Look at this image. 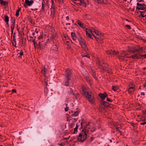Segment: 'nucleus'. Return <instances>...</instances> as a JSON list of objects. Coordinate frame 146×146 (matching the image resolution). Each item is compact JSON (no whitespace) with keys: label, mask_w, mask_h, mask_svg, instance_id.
Segmentation results:
<instances>
[{"label":"nucleus","mask_w":146,"mask_h":146,"mask_svg":"<svg viewBox=\"0 0 146 146\" xmlns=\"http://www.w3.org/2000/svg\"><path fill=\"white\" fill-rule=\"evenodd\" d=\"M92 124L91 123L90 125H87L80 134L78 137V140L80 142H84L87 138V134L92 133V132L94 130V128L92 126Z\"/></svg>","instance_id":"nucleus-1"},{"label":"nucleus","mask_w":146,"mask_h":146,"mask_svg":"<svg viewBox=\"0 0 146 146\" xmlns=\"http://www.w3.org/2000/svg\"><path fill=\"white\" fill-rule=\"evenodd\" d=\"M86 35L90 38H92V35L94 36L97 40H102L104 38L102 34L94 28L91 29H86Z\"/></svg>","instance_id":"nucleus-2"},{"label":"nucleus","mask_w":146,"mask_h":146,"mask_svg":"<svg viewBox=\"0 0 146 146\" xmlns=\"http://www.w3.org/2000/svg\"><path fill=\"white\" fill-rule=\"evenodd\" d=\"M82 95L87 98L88 101L92 103L94 101V98L92 96L91 92L87 87H83L82 88Z\"/></svg>","instance_id":"nucleus-3"},{"label":"nucleus","mask_w":146,"mask_h":146,"mask_svg":"<svg viewBox=\"0 0 146 146\" xmlns=\"http://www.w3.org/2000/svg\"><path fill=\"white\" fill-rule=\"evenodd\" d=\"M97 64L99 66L100 69L102 70H105L106 69L108 65L105 64L103 62L98 60H97Z\"/></svg>","instance_id":"nucleus-4"},{"label":"nucleus","mask_w":146,"mask_h":146,"mask_svg":"<svg viewBox=\"0 0 146 146\" xmlns=\"http://www.w3.org/2000/svg\"><path fill=\"white\" fill-rule=\"evenodd\" d=\"M79 41L80 44L82 48L85 51L88 50V49L84 40L81 37H80L79 38Z\"/></svg>","instance_id":"nucleus-5"},{"label":"nucleus","mask_w":146,"mask_h":146,"mask_svg":"<svg viewBox=\"0 0 146 146\" xmlns=\"http://www.w3.org/2000/svg\"><path fill=\"white\" fill-rule=\"evenodd\" d=\"M66 80L67 81H66L65 85L66 86H68L69 85V83L70 82V81L69 78L70 76L71 72L70 70L69 69L66 70Z\"/></svg>","instance_id":"nucleus-6"},{"label":"nucleus","mask_w":146,"mask_h":146,"mask_svg":"<svg viewBox=\"0 0 146 146\" xmlns=\"http://www.w3.org/2000/svg\"><path fill=\"white\" fill-rule=\"evenodd\" d=\"M101 104L99 108V110L100 111H103L105 107L107 106L108 103L102 100L101 102Z\"/></svg>","instance_id":"nucleus-7"},{"label":"nucleus","mask_w":146,"mask_h":146,"mask_svg":"<svg viewBox=\"0 0 146 146\" xmlns=\"http://www.w3.org/2000/svg\"><path fill=\"white\" fill-rule=\"evenodd\" d=\"M121 56L119 57V58L121 60H124L125 58H127V56L128 55L126 52L124 50L122 51L121 53Z\"/></svg>","instance_id":"nucleus-8"},{"label":"nucleus","mask_w":146,"mask_h":146,"mask_svg":"<svg viewBox=\"0 0 146 146\" xmlns=\"http://www.w3.org/2000/svg\"><path fill=\"white\" fill-rule=\"evenodd\" d=\"M67 121L69 122V124L70 125L71 127H72V125L73 124L74 122H76V120L75 119H73L72 118L69 116H67Z\"/></svg>","instance_id":"nucleus-9"},{"label":"nucleus","mask_w":146,"mask_h":146,"mask_svg":"<svg viewBox=\"0 0 146 146\" xmlns=\"http://www.w3.org/2000/svg\"><path fill=\"white\" fill-rule=\"evenodd\" d=\"M132 49L133 52H134L137 51H142L143 50V48H140V47L138 45L133 47Z\"/></svg>","instance_id":"nucleus-10"},{"label":"nucleus","mask_w":146,"mask_h":146,"mask_svg":"<svg viewBox=\"0 0 146 146\" xmlns=\"http://www.w3.org/2000/svg\"><path fill=\"white\" fill-rule=\"evenodd\" d=\"M48 68V66L47 65H44L42 68V72L45 76L47 73Z\"/></svg>","instance_id":"nucleus-11"},{"label":"nucleus","mask_w":146,"mask_h":146,"mask_svg":"<svg viewBox=\"0 0 146 146\" xmlns=\"http://www.w3.org/2000/svg\"><path fill=\"white\" fill-rule=\"evenodd\" d=\"M117 52L115 50H107L106 51V53L110 55H116L117 53Z\"/></svg>","instance_id":"nucleus-12"},{"label":"nucleus","mask_w":146,"mask_h":146,"mask_svg":"<svg viewBox=\"0 0 146 146\" xmlns=\"http://www.w3.org/2000/svg\"><path fill=\"white\" fill-rule=\"evenodd\" d=\"M58 50V47L56 44L53 45L50 51L52 52H56Z\"/></svg>","instance_id":"nucleus-13"},{"label":"nucleus","mask_w":146,"mask_h":146,"mask_svg":"<svg viewBox=\"0 0 146 146\" xmlns=\"http://www.w3.org/2000/svg\"><path fill=\"white\" fill-rule=\"evenodd\" d=\"M52 5L51 8V15H53L54 14V11L55 8V5L53 0H51Z\"/></svg>","instance_id":"nucleus-14"},{"label":"nucleus","mask_w":146,"mask_h":146,"mask_svg":"<svg viewBox=\"0 0 146 146\" xmlns=\"http://www.w3.org/2000/svg\"><path fill=\"white\" fill-rule=\"evenodd\" d=\"M134 85H131V84L129 85V88L128 90L130 94H132L134 91L135 88Z\"/></svg>","instance_id":"nucleus-15"},{"label":"nucleus","mask_w":146,"mask_h":146,"mask_svg":"<svg viewBox=\"0 0 146 146\" xmlns=\"http://www.w3.org/2000/svg\"><path fill=\"white\" fill-rule=\"evenodd\" d=\"M80 3L81 5L83 6L86 7V5L88 4V0H79Z\"/></svg>","instance_id":"nucleus-16"},{"label":"nucleus","mask_w":146,"mask_h":146,"mask_svg":"<svg viewBox=\"0 0 146 146\" xmlns=\"http://www.w3.org/2000/svg\"><path fill=\"white\" fill-rule=\"evenodd\" d=\"M34 1L33 0H25V3L28 6H30L32 5L34 3Z\"/></svg>","instance_id":"nucleus-17"},{"label":"nucleus","mask_w":146,"mask_h":146,"mask_svg":"<svg viewBox=\"0 0 146 146\" xmlns=\"http://www.w3.org/2000/svg\"><path fill=\"white\" fill-rule=\"evenodd\" d=\"M137 8L139 10H143L144 9V6H145L144 4H141L137 3Z\"/></svg>","instance_id":"nucleus-18"},{"label":"nucleus","mask_w":146,"mask_h":146,"mask_svg":"<svg viewBox=\"0 0 146 146\" xmlns=\"http://www.w3.org/2000/svg\"><path fill=\"white\" fill-rule=\"evenodd\" d=\"M38 39L40 41H39V45L40 46H41L40 43L41 42H43L44 40V39L43 38V36L42 35H40V36H39L38 37Z\"/></svg>","instance_id":"nucleus-19"},{"label":"nucleus","mask_w":146,"mask_h":146,"mask_svg":"<svg viewBox=\"0 0 146 146\" xmlns=\"http://www.w3.org/2000/svg\"><path fill=\"white\" fill-rule=\"evenodd\" d=\"M99 95L102 100L105 99L106 98L107 96V95L106 92L104 93V94H99Z\"/></svg>","instance_id":"nucleus-20"},{"label":"nucleus","mask_w":146,"mask_h":146,"mask_svg":"<svg viewBox=\"0 0 146 146\" xmlns=\"http://www.w3.org/2000/svg\"><path fill=\"white\" fill-rule=\"evenodd\" d=\"M96 3L99 4L105 3H106V0H93Z\"/></svg>","instance_id":"nucleus-21"},{"label":"nucleus","mask_w":146,"mask_h":146,"mask_svg":"<svg viewBox=\"0 0 146 146\" xmlns=\"http://www.w3.org/2000/svg\"><path fill=\"white\" fill-rule=\"evenodd\" d=\"M57 38L56 35V34H54L50 36V39L53 42L54 41V40H56Z\"/></svg>","instance_id":"nucleus-22"},{"label":"nucleus","mask_w":146,"mask_h":146,"mask_svg":"<svg viewBox=\"0 0 146 146\" xmlns=\"http://www.w3.org/2000/svg\"><path fill=\"white\" fill-rule=\"evenodd\" d=\"M77 23L78 25H79L82 28H84L85 27V25H84L82 22L79 20L77 21Z\"/></svg>","instance_id":"nucleus-23"},{"label":"nucleus","mask_w":146,"mask_h":146,"mask_svg":"<svg viewBox=\"0 0 146 146\" xmlns=\"http://www.w3.org/2000/svg\"><path fill=\"white\" fill-rule=\"evenodd\" d=\"M46 5L45 4L44 2L42 1V10L43 11H45V7H46Z\"/></svg>","instance_id":"nucleus-24"},{"label":"nucleus","mask_w":146,"mask_h":146,"mask_svg":"<svg viewBox=\"0 0 146 146\" xmlns=\"http://www.w3.org/2000/svg\"><path fill=\"white\" fill-rule=\"evenodd\" d=\"M131 57L133 58H140L139 55H138L137 54H135L130 57V58Z\"/></svg>","instance_id":"nucleus-25"},{"label":"nucleus","mask_w":146,"mask_h":146,"mask_svg":"<svg viewBox=\"0 0 146 146\" xmlns=\"http://www.w3.org/2000/svg\"><path fill=\"white\" fill-rule=\"evenodd\" d=\"M141 16L143 17H145L146 19V11L140 12Z\"/></svg>","instance_id":"nucleus-26"},{"label":"nucleus","mask_w":146,"mask_h":146,"mask_svg":"<svg viewBox=\"0 0 146 146\" xmlns=\"http://www.w3.org/2000/svg\"><path fill=\"white\" fill-rule=\"evenodd\" d=\"M71 36L72 38V39L74 41H76V38L75 36V33H71Z\"/></svg>","instance_id":"nucleus-27"},{"label":"nucleus","mask_w":146,"mask_h":146,"mask_svg":"<svg viewBox=\"0 0 146 146\" xmlns=\"http://www.w3.org/2000/svg\"><path fill=\"white\" fill-rule=\"evenodd\" d=\"M119 89V87L118 86H112V89L115 92L116 91Z\"/></svg>","instance_id":"nucleus-28"},{"label":"nucleus","mask_w":146,"mask_h":146,"mask_svg":"<svg viewBox=\"0 0 146 146\" xmlns=\"http://www.w3.org/2000/svg\"><path fill=\"white\" fill-rule=\"evenodd\" d=\"M0 4L4 6H5L7 5V3L3 0H0Z\"/></svg>","instance_id":"nucleus-29"},{"label":"nucleus","mask_w":146,"mask_h":146,"mask_svg":"<svg viewBox=\"0 0 146 146\" xmlns=\"http://www.w3.org/2000/svg\"><path fill=\"white\" fill-rule=\"evenodd\" d=\"M4 21L7 24L8 23L9 21V18L7 16H5V18H4Z\"/></svg>","instance_id":"nucleus-30"},{"label":"nucleus","mask_w":146,"mask_h":146,"mask_svg":"<svg viewBox=\"0 0 146 146\" xmlns=\"http://www.w3.org/2000/svg\"><path fill=\"white\" fill-rule=\"evenodd\" d=\"M18 54H19L20 55L18 57L21 58V56L23 55V52L22 51H20L19 53H18Z\"/></svg>","instance_id":"nucleus-31"},{"label":"nucleus","mask_w":146,"mask_h":146,"mask_svg":"<svg viewBox=\"0 0 146 146\" xmlns=\"http://www.w3.org/2000/svg\"><path fill=\"white\" fill-rule=\"evenodd\" d=\"M79 113V111L78 110H76L75 111L73 114V115L75 116H77Z\"/></svg>","instance_id":"nucleus-32"},{"label":"nucleus","mask_w":146,"mask_h":146,"mask_svg":"<svg viewBox=\"0 0 146 146\" xmlns=\"http://www.w3.org/2000/svg\"><path fill=\"white\" fill-rule=\"evenodd\" d=\"M140 58H146V54H144L143 55H139Z\"/></svg>","instance_id":"nucleus-33"},{"label":"nucleus","mask_w":146,"mask_h":146,"mask_svg":"<svg viewBox=\"0 0 146 146\" xmlns=\"http://www.w3.org/2000/svg\"><path fill=\"white\" fill-rule=\"evenodd\" d=\"M77 129H78V127H77V126H76V127L74 129V132H73L74 133H75L76 132H77Z\"/></svg>","instance_id":"nucleus-34"},{"label":"nucleus","mask_w":146,"mask_h":146,"mask_svg":"<svg viewBox=\"0 0 146 146\" xmlns=\"http://www.w3.org/2000/svg\"><path fill=\"white\" fill-rule=\"evenodd\" d=\"M133 49L132 47H130L128 49V51L129 52H133Z\"/></svg>","instance_id":"nucleus-35"},{"label":"nucleus","mask_w":146,"mask_h":146,"mask_svg":"<svg viewBox=\"0 0 146 146\" xmlns=\"http://www.w3.org/2000/svg\"><path fill=\"white\" fill-rule=\"evenodd\" d=\"M20 11L19 9H18L16 11L15 15L16 16H18L19 14V11Z\"/></svg>","instance_id":"nucleus-36"},{"label":"nucleus","mask_w":146,"mask_h":146,"mask_svg":"<svg viewBox=\"0 0 146 146\" xmlns=\"http://www.w3.org/2000/svg\"><path fill=\"white\" fill-rule=\"evenodd\" d=\"M140 48H143V50L142 51H139L140 52H145V51H146V48H144V47H140Z\"/></svg>","instance_id":"nucleus-37"},{"label":"nucleus","mask_w":146,"mask_h":146,"mask_svg":"<svg viewBox=\"0 0 146 146\" xmlns=\"http://www.w3.org/2000/svg\"><path fill=\"white\" fill-rule=\"evenodd\" d=\"M15 22L14 21H13V22H12V23L11 24V26L12 27H15Z\"/></svg>","instance_id":"nucleus-38"},{"label":"nucleus","mask_w":146,"mask_h":146,"mask_svg":"<svg viewBox=\"0 0 146 146\" xmlns=\"http://www.w3.org/2000/svg\"><path fill=\"white\" fill-rule=\"evenodd\" d=\"M13 45L14 46H15L16 45V42L15 40H13L12 42Z\"/></svg>","instance_id":"nucleus-39"},{"label":"nucleus","mask_w":146,"mask_h":146,"mask_svg":"<svg viewBox=\"0 0 146 146\" xmlns=\"http://www.w3.org/2000/svg\"><path fill=\"white\" fill-rule=\"evenodd\" d=\"M82 57L86 56L88 58H89L90 57V56H88L87 54H86V55H85L82 54Z\"/></svg>","instance_id":"nucleus-40"},{"label":"nucleus","mask_w":146,"mask_h":146,"mask_svg":"<svg viewBox=\"0 0 146 146\" xmlns=\"http://www.w3.org/2000/svg\"><path fill=\"white\" fill-rule=\"evenodd\" d=\"M126 27H127L129 29H130L131 28L130 26V25H126Z\"/></svg>","instance_id":"nucleus-41"},{"label":"nucleus","mask_w":146,"mask_h":146,"mask_svg":"<svg viewBox=\"0 0 146 146\" xmlns=\"http://www.w3.org/2000/svg\"><path fill=\"white\" fill-rule=\"evenodd\" d=\"M14 27H12V26H11V29L12 30V33L13 32V29H14Z\"/></svg>","instance_id":"nucleus-42"},{"label":"nucleus","mask_w":146,"mask_h":146,"mask_svg":"<svg viewBox=\"0 0 146 146\" xmlns=\"http://www.w3.org/2000/svg\"><path fill=\"white\" fill-rule=\"evenodd\" d=\"M107 100L109 102H111V100L109 98H107Z\"/></svg>","instance_id":"nucleus-43"},{"label":"nucleus","mask_w":146,"mask_h":146,"mask_svg":"<svg viewBox=\"0 0 146 146\" xmlns=\"http://www.w3.org/2000/svg\"><path fill=\"white\" fill-rule=\"evenodd\" d=\"M68 109H69L67 107H66V108H65V111H68Z\"/></svg>","instance_id":"nucleus-44"},{"label":"nucleus","mask_w":146,"mask_h":146,"mask_svg":"<svg viewBox=\"0 0 146 146\" xmlns=\"http://www.w3.org/2000/svg\"><path fill=\"white\" fill-rule=\"evenodd\" d=\"M70 41V40L68 39H67L66 40V42L68 43Z\"/></svg>","instance_id":"nucleus-45"},{"label":"nucleus","mask_w":146,"mask_h":146,"mask_svg":"<svg viewBox=\"0 0 146 146\" xmlns=\"http://www.w3.org/2000/svg\"><path fill=\"white\" fill-rule=\"evenodd\" d=\"M64 38H65V39L66 40L68 39V38L67 36H64Z\"/></svg>","instance_id":"nucleus-46"},{"label":"nucleus","mask_w":146,"mask_h":146,"mask_svg":"<svg viewBox=\"0 0 146 146\" xmlns=\"http://www.w3.org/2000/svg\"><path fill=\"white\" fill-rule=\"evenodd\" d=\"M146 123V122H143V123H141V125H143L145 124Z\"/></svg>","instance_id":"nucleus-47"},{"label":"nucleus","mask_w":146,"mask_h":146,"mask_svg":"<svg viewBox=\"0 0 146 146\" xmlns=\"http://www.w3.org/2000/svg\"><path fill=\"white\" fill-rule=\"evenodd\" d=\"M12 91L14 93L16 92V90L15 89H13L12 90Z\"/></svg>","instance_id":"nucleus-48"},{"label":"nucleus","mask_w":146,"mask_h":146,"mask_svg":"<svg viewBox=\"0 0 146 146\" xmlns=\"http://www.w3.org/2000/svg\"><path fill=\"white\" fill-rule=\"evenodd\" d=\"M59 145L60 146H64L65 145L64 144H59Z\"/></svg>","instance_id":"nucleus-49"},{"label":"nucleus","mask_w":146,"mask_h":146,"mask_svg":"<svg viewBox=\"0 0 146 146\" xmlns=\"http://www.w3.org/2000/svg\"><path fill=\"white\" fill-rule=\"evenodd\" d=\"M35 32L36 33H37L38 32V30H37L36 29Z\"/></svg>","instance_id":"nucleus-50"},{"label":"nucleus","mask_w":146,"mask_h":146,"mask_svg":"<svg viewBox=\"0 0 146 146\" xmlns=\"http://www.w3.org/2000/svg\"><path fill=\"white\" fill-rule=\"evenodd\" d=\"M66 19L67 20H68L69 19V17L68 16H67L66 17Z\"/></svg>","instance_id":"nucleus-51"},{"label":"nucleus","mask_w":146,"mask_h":146,"mask_svg":"<svg viewBox=\"0 0 146 146\" xmlns=\"http://www.w3.org/2000/svg\"><path fill=\"white\" fill-rule=\"evenodd\" d=\"M141 95H144L145 94L144 92H141Z\"/></svg>","instance_id":"nucleus-52"},{"label":"nucleus","mask_w":146,"mask_h":146,"mask_svg":"<svg viewBox=\"0 0 146 146\" xmlns=\"http://www.w3.org/2000/svg\"><path fill=\"white\" fill-rule=\"evenodd\" d=\"M27 5L25 3V4H24V6L25 7H27Z\"/></svg>","instance_id":"nucleus-53"},{"label":"nucleus","mask_w":146,"mask_h":146,"mask_svg":"<svg viewBox=\"0 0 146 146\" xmlns=\"http://www.w3.org/2000/svg\"><path fill=\"white\" fill-rule=\"evenodd\" d=\"M93 77H94L95 79H96V76H95L94 75V74H93Z\"/></svg>","instance_id":"nucleus-54"},{"label":"nucleus","mask_w":146,"mask_h":146,"mask_svg":"<svg viewBox=\"0 0 146 146\" xmlns=\"http://www.w3.org/2000/svg\"><path fill=\"white\" fill-rule=\"evenodd\" d=\"M67 25H70V23H67L66 24Z\"/></svg>","instance_id":"nucleus-55"},{"label":"nucleus","mask_w":146,"mask_h":146,"mask_svg":"<svg viewBox=\"0 0 146 146\" xmlns=\"http://www.w3.org/2000/svg\"><path fill=\"white\" fill-rule=\"evenodd\" d=\"M110 142H112V141H111V140H110Z\"/></svg>","instance_id":"nucleus-56"},{"label":"nucleus","mask_w":146,"mask_h":146,"mask_svg":"<svg viewBox=\"0 0 146 146\" xmlns=\"http://www.w3.org/2000/svg\"><path fill=\"white\" fill-rule=\"evenodd\" d=\"M1 135H0V138H1Z\"/></svg>","instance_id":"nucleus-57"},{"label":"nucleus","mask_w":146,"mask_h":146,"mask_svg":"<svg viewBox=\"0 0 146 146\" xmlns=\"http://www.w3.org/2000/svg\"><path fill=\"white\" fill-rule=\"evenodd\" d=\"M90 80V79H89V80H88H88Z\"/></svg>","instance_id":"nucleus-58"},{"label":"nucleus","mask_w":146,"mask_h":146,"mask_svg":"<svg viewBox=\"0 0 146 146\" xmlns=\"http://www.w3.org/2000/svg\"><path fill=\"white\" fill-rule=\"evenodd\" d=\"M81 124L82 125V123H81Z\"/></svg>","instance_id":"nucleus-59"},{"label":"nucleus","mask_w":146,"mask_h":146,"mask_svg":"<svg viewBox=\"0 0 146 146\" xmlns=\"http://www.w3.org/2000/svg\"><path fill=\"white\" fill-rule=\"evenodd\" d=\"M0 146H3L2 145H0Z\"/></svg>","instance_id":"nucleus-60"}]
</instances>
